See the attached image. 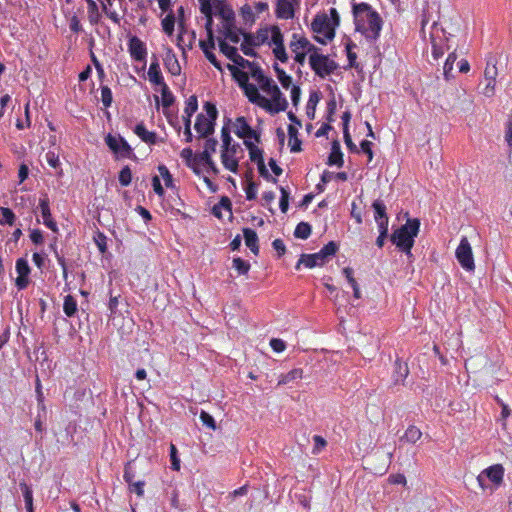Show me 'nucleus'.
I'll list each match as a JSON object with an SVG mask.
<instances>
[{
  "mask_svg": "<svg viewBox=\"0 0 512 512\" xmlns=\"http://www.w3.org/2000/svg\"><path fill=\"white\" fill-rule=\"evenodd\" d=\"M498 70L493 57H490L487 61L486 68L484 70V78L486 81L485 87L480 91L484 96L491 98L495 95V85Z\"/></svg>",
  "mask_w": 512,
  "mask_h": 512,
  "instance_id": "nucleus-8",
  "label": "nucleus"
},
{
  "mask_svg": "<svg viewBox=\"0 0 512 512\" xmlns=\"http://www.w3.org/2000/svg\"><path fill=\"white\" fill-rule=\"evenodd\" d=\"M338 250V245L334 241L328 242L319 251L322 258L327 262V258L334 256Z\"/></svg>",
  "mask_w": 512,
  "mask_h": 512,
  "instance_id": "nucleus-48",
  "label": "nucleus"
},
{
  "mask_svg": "<svg viewBox=\"0 0 512 512\" xmlns=\"http://www.w3.org/2000/svg\"><path fill=\"white\" fill-rule=\"evenodd\" d=\"M275 16L278 19L283 20L293 19L295 16V10L292 0H277Z\"/></svg>",
  "mask_w": 512,
  "mask_h": 512,
  "instance_id": "nucleus-18",
  "label": "nucleus"
},
{
  "mask_svg": "<svg viewBox=\"0 0 512 512\" xmlns=\"http://www.w3.org/2000/svg\"><path fill=\"white\" fill-rule=\"evenodd\" d=\"M273 54L276 59L281 61L282 63H286L288 61V54L286 52L285 46H275L273 48Z\"/></svg>",
  "mask_w": 512,
  "mask_h": 512,
  "instance_id": "nucleus-62",
  "label": "nucleus"
},
{
  "mask_svg": "<svg viewBox=\"0 0 512 512\" xmlns=\"http://www.w3.org/2000/svg\"><path fill=\"white\" fill-rule=\"evenodd\" d=\"M243 39L246 41V44H250L252 46L258 47L266 43L269 39V28H260L253 33H242Z\"/></svg>",
  "mask_w": 512,
  "mask_h": 512,
  "instance_id": "nucleus-19",
  "label": "nucleus"
},
{
  "mask_svg": "<svg viewBox=\"0 0 512 512\" xmlns=\"http://www.w3.org/2000/svg\"><path fill=\"white\" fill-rule=\"evenodd\" d=\"M101 101L105 108L110 107L112 104V91L108 86H101Z\"/></svg>",
  "mask_w": 512,
  "mask_h": 512,
  "instance_id": "nucleus-56",
  "label": "nucleus"
},
{
  "mask_svg": "<svg viewBox=\"0 0 512 512\" xmlns=\"http://www.w3.org/2000/svg\"><path fill=\"white\" fill-rule=\"evenodd\" d=\"M200 420L203 423V425L207 426L208 428L215 430L216 429V422L214 418L206 411H201L200 413Z\"/></svg>",
  "mask_w": 512,
  "mask_h": 512,
  "instance_id": "nucleus-60",
  "label": "nucleus"
},
{
  "mask_svg": "<svg viewBox=\"0 0 512 512\" xmlns=\"http://www.w3.org/2000/svg\"><path fill=\"white\" fill-rule=\"evenodd\" d=\"M121 138L122 137H115L112 134H108L105 137V143L109 147V149L114 152L115 154H118L120 152V144H121Z\"/></svg>",
  "mask_w": 512,
  "mask_h": 512,
  "instance_id": "nucleus-51",
  "label": "nucleus"
},
{
  "mask_svg": "<svg viewBox=\"0 0 512 512\" xmlns=\"http://www.w3.org/2000/svg\"><path fill=\"white\" fill-rule=\"evenodd\" d=\"M320 100V96L318 92H312L309 95V99L306 105V114L307 117L311 120L315 118L316 106Z\"/></svg>",
  "mask_w": 512,
  "mask_h": 512,
  "instance_id": "nucleus-35",
  "label": "nucleus"
},
{
  "mask_svg": "<svg viewBox=\"0 0 512 512\" xmlns=\"http://www.w3.org/2000/svg\"><path fill=\"white\" fill-rule=\"evenodd\" d=\"M119 183L121 186L127 187L131 184L132 181V171L128 165L124 166L119 172Z\"/></svg>",
  "mask_w": 512,
  "mask_h": 512,
  "instance_id": "nucleus-49",
  "label": "nucleus"
},
{
  "mask_svg": "<svg viewBox=\"0 0 512 512\" xmlns=\"http://www.w3.org/2000/svg\"><path fill=\"white\" fill-rule=\"evenodd\" d=\"M311 225L307 222H300L294 230V236L299 239H307L311 235Z\"/></svg>",
  "mask_w": 512,
  "mask_h": 512,
  "instance_id": "nucleus-42",
  "label": "nucleus"
},
{
  "mask_svg": "<svg viewBox=\"0 0 512 512\" xmlns=\"http://www.w3.org/2000/svg\"><path fill=\"white\" fill-rule=\"evenodd\" d=\"M128 51L135 61H144L147 55L145 43L136 36L130 38Z\"/></svg>",
  "mask_w": 512,
  "mask_h": 512,
  "instance_id": "nucleus-17",
  "label": "nucleus"
},
{
  "mask_svg": "<svg viewBox=\"0 0 512 512\" xmlns=\"http://www.w3.org/2000/svg\"><path fill=\"white\" fill-rule=\"evenodd\" d=\"M271 33V42L274 46H282L284 45V37L281 32V29L277 25H273L269 28V34Z\"/></svg>",
  "mask_w": 512,
  "mask_h": 512,
  "instance_id": "nucleus-45",
  "label": "nucleus"
},
{
  "mask_svg": "<svg viewBox=\"0 0 512 512\" xmlns=\"http://www.w3.org/2000/svg\"><path fill=\"white\" fill-rule=\"evenodd\" d=\"M240 33L234 23L223 24V34L231 42L238 43L240 41Z\"/></svg>",
  "mask_w": 512,
  "mask_h": 512,
  "instance_id": "nucleus-36",
  "label": "nucleus"
},
{
  "mask_svg": "<svg viewBox=\"0 0 512 512\" xmlns=\"http://www.w3.org/2000/svg\"><path fill=\"white\" fill-rule=\"evenodd\" d=\"M273 67L282 87L288 89L292 84L291 76L286 74V72L282 68H280L277 63H275Z\"/></svg>",
  "mask_w": 512,
  "mask_h": 512,
  "instance_id": "nucleus-44",
  "label": "nucleus"
},
{
  "mask_svg": "<svg viewBox=\"0 0 512 512\" xmlns=\"http://www.w3.org/2000/svg\"><path fill=\"white\" fill-rule=\"evenodd\" d=\"M504 476V468L501 464H494L484 469L477 477L479 485L485 489L488 487L486 481H491L494 485L498 486L502 483Z\"/></svg>",
  "mask_w": 512,
  "mask_h": 512,
  "instance_id": "nucleus-7",
  "label": "nucleus"
},
{
  "mask_svg": "<svg viewBox=\"0 0 512 512\" xmlns=\"http://www.w3.org/2000/svg\"><path fill=\"white\" fill-rule=\"evenodd\" d=\"M148 79L153 85L162 86L166 84L160 69L158 59L155 56L148 69Z\"/></svg>",
  "mask_w": 512,
  "mask_h": 512,
  "instance_id": "nucleus-24",
  "label": "nucleus"
},
{
  "mask_svg": "<svg viewBox=\"0 0 512 512\" xmlns=\"http://www.w3.org/2000/svg\"><path fill=\"white\" fill-rule=\"evenodd\" d=\"M357 31L361 32L366 39L375 41L380 36L382 29V19L377 12L369 13L367 17V25L360 24V21L356 22Z\"/></svg>",
  "mask_w": 512,
  "mask_h": 512,
  "instance_id": "nucleus-5",
  "label": "nucleus"
},
{
  "mask_svg": "<svg viewBox=\"0 0 512 512\" xmlns=\"http://www.w3.org/2000/svg\"><path fill=\"white\" fill-rule=\"evenodd\" d=\"M375 12L372 10L371 6L368 3H357L353 5V13L355 15L356 22L359 21L358 17L362 13H366V17H368L369 13Z\"/></svg>",
  "mask_w": 512,
  "mask_h": 512,
  "instance_id": "nucleus-53",
  "label": "nucleus"
},
{
  "mask_svg": "<svg viewBox=\"0 0 512 512\" xmlns=\"http://www.w3.org/2000/svg\"><path fill=\"white\" fill-rule=\"evenodd\" d=\"M88 9V20L91 25H97L101 20V14L94 0H85Z\"/></svg>",
  "mask_w": 512,
  "mask_h": 512,
  "instance_id": "nucleus-31",
  "label": "nucleus"
},
{
  "mask_svg": "<svg viewBox=\"0 0 512 512\" xmlns=\"http://www.w3.org/2000/svg\"><path fill=\"white\" fill-rule=\"evenodd\" d=\"M343 274L345 275L348 283L351 285V287L353 289V296L356 299H360L361 292H360V288H359V285H358L356 279L353 277V269L350 267H345L343 269Z\"/></svg>",
  "mask_w": 512,
  "mask_h": 512,
  "instance_id": "nucleus-37",
  "label": "nucleus"
},
{
  "mask_svg": "<svg viewBox=\"0 0 512 512\" xmlns=\"http://www.w3.org/2000/svg\"><path fill=\"white\" fill-rule=\"evenodd\" d=\"M267 94L271 96V100L268 99L269 105L263 104L262 109H264L265 111H267L271 114H276V113L285 111L287 109L288 102H287L286 98L283 96V94L281 93L278 86H276L275 88L272 87V90Z\"/></svg>",
  "mask_w": 512,
  "mask_h": 512,
  "instance_id": "nucleus-9",
  "label": "nucleus"
},
{
  "mask_svg": "<svg viewBox=\"0 0 512 512\" xmlns=\"http://www.w3.org/2000/svg\"><path fill=\"white\" fill-rule=\"evenodd\" d=\"M20 488L24 497L27 512H34L33 493L31 488L25 482L20 483Z\"/></svg>",
  "mask_w": 512,
  "mask_h": 512,
  "instance_id": "nucleus-38",
  "label": "nucleus"
},
{
  "mask_svg": "<svg viewBox=\"0 0 512 512\" xmlns=\"http://www.w3.org/2000/svg\"><path fill=\"white\" fill-rule=\"evenodd\" d=\"M250 73L252 78L265 93H269L272 87L275 88L277 86L270 77L263 73V70L258 65L253 64V66L250 67Z\"/></svg>",
  "mask_w": 512,
  "mask_h": 512,
  "instance_id": "nucleus-16",
  "label": "nucleus"
},
{
  "mask_svg": "<svg viewBox=\"0 0 512 512\" xmlns=\"http://www.w3.org/2000/svg\"><path fill=\"white\" fill-rule=\"evenodd\" d=\"M123 478L125 480V482L129 485V484H132V482H134V478H135V471L133 470V467H132V462L129 461L128 463H126L125 467H124V474H123Z\"/></svg>",
  "mask_w": 512,
  "mask_h": 512,
  "instance_id": "nucleus-61",
  "label": "nucleus"
},
{
  "mask_svg": "<svg viewBox=\"0 0 512 512\" xmlns=\"http://www.w3.org/2000/svg\"><path fill=\"white\" fill-rule=\"evenodd\" d=\"M233 268L238 272L239 275H246L250 270V263L243 260L240 257H236L232 261Z\"/></svg>",
  "mask_w": 512,
  "mask_h": 512,
  "instance_id": "nucleus-47",
  "label": "nucleus"
},
{
  "mask_svg": "<svg viewBox=\"0 0 512 512\" xmlns=\"http://www.w3.org/2000/svg\"><path fill=\"white\" fill-rule=\"evenodd\" d=\"M169 450H170L171 469L174 471H179L181 465H180V459L178 458V455H177V448L173 443H171Z\"/></svg>",
  "mask_w": 512,
  "mask_h": 512,
  "instance_id": "nucleus-57",
  "label": "nucleus"
},
{
  "mask_svg": "<svg viewBox=\"0 0 512 512\" xmlns=\"http://www.w3.org/2000/svg\"><path fill=\"white\" fill-rule=\"evenodd\" d=\"M326 261L322 258L319 252L313 254H302L295 266L296 270L300 269L301 265L306 268L312 269L317 266H323Z\"/></svg>",
  "mask_w": 512,
  "mask_h": 512,
  "instance_id": "nucleus-21",
  "label": "nucleus"
},
{
  "mask_svg": "<svg viewBox=\"0 0 512 512\" xmlns=\"http://www.w3.org/2000/svg\"><path fill=\"white\" fill-rule=\"evenodd\" d=\"M309 65L312 71L320 78L331 75L338 68V64L334 60L330 59L328 55L320 53V49L315 50L309 56Z\"/></svg>",
  "mask_w": 512,
  "mask_h": 512,
  "instance_id": "nucleus-4",
  "label": "nucleus"
},
{
  "mask_svg": "<svg viewBox=\"0 0 512 512\" xmlns=\"http://www.w3.org/2000/svg\"><path fill=\"white\" fill-rule=\"evenodd\" d=\"M63 311L67 317H73L77 313V301L72 295H66L64 297Z\"/></svg>",
  "mask_w": 512,
  "mask_h": 512,
  "instance_id": "nucleus-34",
  "label": "nucleus"
},
{
  "mask_svg": "<svg viewBox=\"0 0 512 512\" xmlns=\"http://www.w3.org/2000/svg\"><path fill=\"white\" fill-rule=\"evenodd\" d=\"M303 377V370L301 368H295L288 373L281 374L278 379V386L286 385L295 380Z\"/></svg>",
  "mask_w": 512,
  "mask_h": 512,
  "instance_id": "nucleus-30",
  "label": "nucleus"
},
{
  "mask_svg": "<svg viewBox=\"0 0 512 512\" xmlns=\"http://www.w3.org/2000/svg\"><path fill=\"white\" fill-rule=\"evenodd\" d=\"M238 152H243L238 143H234L231 147H226L221 151V162L224 168L232 173L238 172L239 159L236 156Z\"/></svg>",
  "mask_w": 512,
  "mask_h": 512,
  "instance_id": "nucleus-10",
  "label": "nucleus"
},
{
  "mask_svg": "<svg viewBox=\"0 0 512 512\" xmlns=\"http://www.w3.org/2000/svg\"><path fill=\"white\" fill-rule=\"evenodd\" d=\"M107 238L102 232H97L94 237V241L101 253H104L107 250Z\"/></svg>",
  "mask_w": 512,
  "mask_h": 512,
  "instance_id": "nucleus-63",
  "label": "nucleus"
},
{
  "mask_svg": "<svg viewBox=\"0 0 512 512\" xmlns=\"http://www.w3.org/2000/svg\"><path fill=\"white\" fill-rule=\"evenodd\" d=\"M414 236H416V218L408 219L407 224L396 229L392 233L390 240L399 251L405 253L409 258H411Z\"/></svg>",
  "mask_w": 512,
  "mask_h": 512,
  "instance_id": "nucleus-1",
  "label": "nucleus"
},
{
  "mask_svg": "<svg viewBox=\"0 0 512 512\" xmlns=\"http://www.w3.org/2000/svg\"><path fill=\"white\" fill-rule=\"evenodd\" d=\"M374 210V219L378 228H388L389 219L386 212V205L382 200H375L372 204Z\"/></svg>",
  "mask_w": 512,
  "mask_h": 512,
  "instance_id": "nucleus-20",
  "label": "nucleus"
},
{
  "mask_svg": "<svg viewBox=\"0 0 512 512\" xmlns=\"http://www.w3.org/2000/svg\"><path fill=\"white\" fill-rule=\"evenodd\" d=\"M234 133L237 137L245 140H249L254 138L257 142L260 140V136L256 133L255 130L248 124L245 117H237L234 122Z\"/></svg>",
  "mask_w": 512,
  "mask_h": 512,
  "instance_id": "nucleus-13",
  "label": "nucleus"
},
{
  "mask_svg": "<svg viewBox=\"0 0 512 512\" xmlns=\"http://www.w3.org/2000/svg\"><path fill=\"white\" fill-rule=\"evenodd\" d=\"M198 109V99L196 95H191L185 102L184 114L193 116Z\"/></svg>",
  "mask_w": 512,
  "mask_h": 512,
  "instance_id": "nucleus-50",
  "label": "nucleus"
},
{
  "mask_svg": "<svg viewBox=\"0 0 512 512\" xmlns=\"http://www.w3.org/2000/svg\"><path fill=\"white\" fill-rule=\"evenodd\" d=\"M455 256L461 267L466 271H473L475 263L471 245L466 237H462L455 251Z\"/></svg>",
  "mask_w": 512,
  "mask_h": 512,
  "instance_id": "nucleus-6",
  "label": "nucleus"
},
{
  "mask_svg": "<svg viewBox=\"0 0 512 512\" xmlns=\"http://www.w3.org/2000/svg\"><path fill=\"white\" fill-rule=\"evenodd\" d=\"M200 12L205 16V30L207 32V36H214L213 33V7L208 3H201Z\"/></svg>",
  "mask_w": 512,
  "mask_h": 512,
  "instance_id": "nucleus-28",
  "label": "nucleus"
},
{
  "mask_svg": "<svg viewBox=\"0 0 512 512\" xmlns=\"http://www.w3.org/2000/svg\"><path fill=\"white\" fill-rule=\"evenodd\" d=\"M228 69L230 70L233 79L238 83L241 89L249 84L248 73L241 70L239 67L230 64H228Z\"/></svg>",
  "mask_w": 512,
  "mask_h": 512,
  "instance_id": "nucleus-29",
  "label": "nucleus"
},
{
  "mask_svg": "<svg viewBox=\"0 0 512 512\" xmlns=\"http://www.w3.org/2000/svg\"><path fill=\"white\" fill-rule=\"evenodd\" d=\"M221 138H222V149L226 147H231L234 143H232V138L230 135V128L228 125H224L221 129Z\"/></svg>",
  "mask_w": 512,
  "mask_h": 512,
  "instance_id": "nucleus-58",
  "label": "nucleus"
},
{
  "mask_svg": "<svg viewBox=\"0 0 512 512\" xmlns=\"http://www.w3.org/2000/svg\"><path fill=\"white\" fill-rule=\"evenodd\" d=\"M457 59V55L455 52H452L448 55L445 63H444V66H443V75L445 77V79L447 81H449L450 79H453L455 76L452 74V70H453V65H454V62L456 61Z\"/></svg>",
  "mask_w": 512,
  "mask_h": 512,
  "instance_id": "nucleus-40",
  "label": "nucleus"
},
{
  "mask_svg": "<svg viewBox=\"0 0 512 512\" xmlns=\"http://www.w3.org/2000/svg\"><path fill=\"white\" fill-rule=\"evenodd\" d=\"M244 145L247 147L249 151V157L252 162L258 164L264 161L263 151L260 148H258L249 140H245Z\"/></svg>",
  "mask_w": 512,
  "mask_h": 512,
  "instance_id": "nucleus-33",
  "label": "nucleus"
},
{
  "mask_svg": "<svg viewBox=\"0 0 512 512\" xmlns=\"http://www.w3.org/2000/svg\"><path fill=\"white\" fill-rule=\"evenodd\" d=\"M327 164L329 166L336 165L338 167H342L344 164L343 153L341 151L340 144L337 140L332 142L331 152L328 156Z\"/></svg>",
  "mask_w": 512,
  "mask_h": 512,
  "instance_id": "nucleus-25",
  "label": "nucleus"
},
{
  "mask_svg": "<svg viewBox=\"0 0 512 512\" xmlns=\"http://www.w3.org/2000/svg\"><path fill=\"white\" fill-rule=\"evenodd\" d=\"M164 66L167 69V71L173 75L178 76L181 73V66L179 64V61L174 53H172L171 50H169L164 59Z\"/></svg>",
  "mask_w": 512,
  "mask_h": 512,
  "instance_id": "nucleus-26",
  "label": "nucleus"
},
{
  "mask_svg": "<svg viewBox=\"0 0 512 512\" xmlns=\"http://www.w3.org/2000/svg\"><path fill=\"white\" fill-rule=\"evenodd\" d=\"M505 141L510 150H512V120H507L505 123Z\"/></svg>",
  "mask_w": 512,
  "mask_h": 512,
  "instance_id": "nucleus-64",
  "label": "nucleus"
},
{
  "mask_svg": "<svg viewBox=\"0 0 512 512\" xmlns=\"http://www.w3.org/2000/svg\"><path fill=\"white\" fill-rule=\"evenodd\" d=\"M160 92H161V103L164 108H169L172 106L175 102V97L170 91L167 84H164L160 86Z\"/></svg>",
  "mask_w": 512,
  "mask_h": 512,
  "instance_id": "nucleus-39",
  "label": "nucleus"
},
{
  "mask_svg": "<svg viewBox=\"0 0 512 512\" xmlns=\"http://www.w3.org/2000/svg\"><path fill=\"white\" fill-rule=\"evenodd\" d=\"M279 189L281 192L279 207L283 213H286L288 210V207H289L290 193L286 188H284L282 186Z\"/></svg>",
  "mask_w": 512,
  "mask_h": 512,
  "instance_id": "nucleus-55",
  "label": "nucleus"
},
{
  "mask_svg": "<svg viewBox=\"0 0 512 512\" xmlns=\"http://www.w3.org/2000/svg\"><path fill=\"white\" fill-rule=\"evenodd\" d=\"M221 209H225L228 212H231L232 203L227 196H223L219 203L213 206L212 212L216 217L221 218Z\"/></svg>",
  "mask_w": 512,
  "mask_h": 512,
  "instance_id": "nucleus-43",
  "label": "nucleus"
},
{
  "mask_svg": "<svg viewBox=\"0 0 512 512\" xmlns=\"http://www.w3.org/2000/svg\"><path fill=\"white\" fill-rule=\"evenodd\" d=\"M176 22V16L172 10L162 19L161 26L163 32L167 36H172L174 33V27Z\"/></svg>",
  "mask_w": 512,
  "mask_h": 512,
  "instance_id": "nucleus-32",
  "label": "nucleus"
},
{
  "mask_svg": "<svg viewBox=\"0 0 512 512\" xmlns=\"http://www.w3.org/2000/svg\"><path fill=\"white\" fill-rule=\"evenodd\" d=\"M41 216L43 218V224L52 230L53 232L58 231L57 223L53 220L50 210V200L47 194H43L39 199L38 206Z\"/></svg>",
  "mask_w": 512,
  "mask_h": 512,
  "instance_id": "nucleus-15",
  "label": "nucleus"
},
{
  "mask_svg": "<svg viewBox=\"0 0 512 512\" xmlns=\"http://www.w3.org/2000/svg\"><path fill=\"white\" fill-rule=\"evenodd\" d=\"M134 133L146 144L155 145L159 142V138L155 132L148 131L144 123H138L134 128Z\"/></svg>",
  "mask_w": 512,
  "mask_h": 512,
  "instance_id": "nucleus-23",
  "label": "nucleus"
},
{
  "mask_svg": "<svg viewBox=\"0 0 512 512\" xmlns=\"http://www.w3.org/2000/svg\"><path fill=\"white\" fill-rule=\"evenodd\" d=\"M158 171H159L160 176L164 180L165 186L167 188H173L174 187L173 177H172L169 169L165 165L161 164L158 166Z\"/></svg>",
  "mask_w": 512,
  "mask_h": 512,
  "instance_id": "nucleus-52",
  "label": "nucleus"
},
{
  "mask_svg": "<svg viewBox=\"0 0 512 512\" xmlns=\"http://www.w3.org/2000/svg\"><path fill=\"white\" fill-rule=\"evenodd\" d=\"M352 47H355V44L349 42L346 45V52H347V58H348V66L350 68H358V64L356 62L357 55L355 52L352 51Z\"/></svg>",
  "mask_w": 512,
  "mask_h": 512,
  "instance_id": "nucleus-59",
  "label": "nucleus"
},
{
  "mask_svg": "<svg viewBox=\"0 0 512 512\" xmlns=\"http://www.w3.org/2000/svg\"><path fill=\"white\" fill-rule=\"evenodd\" d=\"M244 95L248 98L249 102L252 104H255L262 108V105H269L268 99L264 96H262L258 88L254 84H247L245 87L242 88Z\"/></svg>",
  "mask_w": 512,
  "mask_h": 512,
  "instance_id": "nucleus-22",
  "label": "nucleus"
},
{
  "mask_svg": "<svg viewBox=\"0 0 512 512\" xmlns=\"http://www.w3.org/2000/svg\"><path fill=\"white\" fill-rule=\"evenodd\" d=\"M0 214H1V219H0L1 224H8L9 226L14 225L16 216L10 208L0 207Z\"/></svg>",
  "mask_w": 512,
  "mask_h": 512,
  "instance_id": "nucleus-46",
  "label": "nucleus"
},
{
  "mask_svg": "<svg viewBox=\"0 0 512 512\" xmlns=\"http://www.w3.org/2000/svg\"><path fill=\"white\" fill-rule=\"evenodd\" d=\"M311 30L314 33V40L326 45L334 39L336 27L327 14L318 13L311 23Z\"/></svg>",
  "mask_w": 512,
  "mask_h": 512,
  "instance_id": "nucleus-2",
  "label": "nucleus"
},
{
  "mask_svg": "<svg viewBox=\"0 0 512 512\" xmlns=\"http://www.w3.org/2000/svg\"><path fill=\"white\" fill-rule=\"evenodd\" d=\"M243 236L246 246L255 255L259 253L258 236L257 233L251 228L243 229Z\"/></svg>",
  "mask_w": 512,
  "mask_h": 512,
  "instance_id": "nucleus-27",
  "label": "nucleus"
},
{
  "mask_svg": "<svg viewBox=\"0 0 512 512\" xmlns=\"http://www.w3.org/2000/svg\"><path fill=\"white\" fill-rule=\"evenodd\" d=\"M206 115L200 113L196 117L194 128L202 138H207L214 133L215 122L218 116V111L215 104L205 102L203 106Z\"/></svg>",
  "mask_w": 512,
  "mask_h": 512,
  "instance_id": "nucleus-3",
  "label": "nucleus"
},
{
  "mask_svg": "<svg viewBox=\"0 0 512 512\" xmlns=\"http://www.w3.org/2000/svg\"><path fill=\"white\" fill-rule=\"evenodd\" d=\"M219 8L218 14L224 19L225 23H234V12L231 8L225 7L223 4L217 6Z\"/></svg>",
  "mask_w": 512,
  "mask_h": 512,
  "instance_id": "nucleus-54",
  "label": "nucleus"
},
{
  "mask_svg": "<svg viewBox=\"0 0 512 512\" xmlns=\"http://www.w3.org/2000/svg\"><path fill=\"white\" fill-rule=\"evenodd\" d=\"M15 268L18 274L15 280V285L18 290H24L29 284V274L31 271L28 261L24 258L17 259Z\"/></svg>",
  "mask_w": 512,
  "mask_h": 512,
  "instance_id": "nucleus-14",
  "label": "nucleus"
},
{
  "mask_svg": "<svg viewBox=\"0 0 512 512\" xmlns=\"http://www.w3.org/2000/svg\"><path fill=\"white\" fill-rule=\"evenodd\" d=\"M289 48L292 53H309V56L312 55L315 50H319L306 36L300 33L292 34Z\"/></svg>",
  "mask_w": 512,
  "mask_h": 512,
  "instance_id": "nucleus-11",
  "label": "nucleus"
},
{
  "mask_svg": "<svg viewBox=\"0 0 512 512\" xmlns=\"http://www.w3.org/2000/svg\"><path fill=\"white\" fill-rule=\"evenodd\" d=\"M220 51L231 60L237 67L241 68H249L253 66V62H250L247 59H244L237 51V48L229 45L224 40L219 41Z\"/></svg>",
  "mask_w": 512,
  "mask_h": 512,
  "instance_id": "nucleus-12",
  "label": "nucleus"
},
{
  "mask_svg": "<svg viewBox=\"0 0 512 512\" xmlns=\"http://www.w3.org/2000/svg\"><path fill=\"white\" fill-rule=\"evenodd\" d=\"M409 370L406 363H402L400 361L395 362V374H394V381L395 383H400L405 380V378L408 376Z\"/></svg>",
  "mask_w": 512,
  "mask_h": 512,
  "instance_id": "nucleus-41",
  "label": "nucleus"
}]
</instances>
